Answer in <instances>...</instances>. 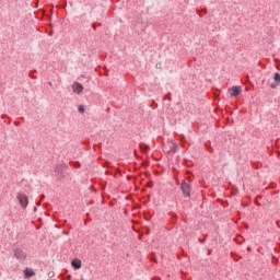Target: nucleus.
Segmentation results:
<instances>
[{"label": "nucleus", "mask_w": 280, "mask_h": 280, "mask_svg": "<svg viewBox=\"0 0 280 280\" xmlns=\"http://www.w3.org/2000/svg\"><path fill=\"white\" fill-rule=\"evenodd\" d=\"M78 110H79V113H84L85 108H84L83 105H80V106L78 107Z\"/></svg>", "instance_id": "obj_9"}, {"label": "nucleus", "mask_w": 280, "mask_h": 280, "mask_svg": "<svg viewBox=\"0 0 280 280\" xmlns=\"http://www.w3.org/2000/svg\"><path fill=\"white\" fill-rule=\"evenodd\" d=\"M48 277H54V272H49V273H48Z\"/></svg>", "instance_id": "obj_10"}, {"label": "nucleus", "mask_w": 280, "mask_h": 280, "mask_svg": "<svg viewBox=\"0 0 280 280\" xmlns=\"http://www.w3.org/2000/svg\"><path fill=\"white\" fill-rule=\"evenodd\" d=\"M71 266L72 268H74L75 270H80V268H82V260L75 258L71 261Z\"/></svg>", "instance_id": "obj_6"}, {"label": "nucleus", "mask_w": 280, "mask_h": 280, "mask_svg": "<svg viewBox=\"0 0 280 280\" xmlns=\"http://www.w3.org/2000/svg\"><path fill=\"white\" fill-rule=\"evenodd\" d=\"M36 275V272H34V270L30 269V268H26L24 270V276L26 279H30V277H34Z\"/></svg>", "instance_id": "obj_8"}, {"label": "nucleus", "mask_w": 280, "mask_h": 280, "mask_svg": "<svg viewBox=\"0 0 280 280\" xmlns=\"http://www.w3.org/2000/svg\"><path fill=\"white\" fill-rule=\"evenodd\" d=\"M273 80H275L276 83L271 84V89H277L280 84V73L279 72L275 73Z\"/></svg>", "instance_id": "obj_7"}, {"label": "nucleus", "mask_w": 280, "mask_h": 280, "mask_svg": "<svg viewBox=\"0 0 280 280\" xmlns=\"http://www.w3.org/2000/svg\"><path fill=\"white\" fill-rule=\"evenodd\" d=\"M72 90H73V93H77L78 95H80V93H82V91H84V86H82L81 83L74 82L72 84Z\"/></svg>", "instance_id": "obj_4"}, {"label": "nucleus", "mask_w": 280, "mask_h": 280, "mask_svg": "<svg viewBox=\"0 0 280 280\" xmlns=\"http://www.w3.org/2000/svg\"><path fill=\"white\" fill-rule=\"evenodd\" d=\"M229 93H230L231 97H237V95H240L242 93V88L241 86H232L229 90Z\"/></svg>", "instance_id": "obj_3"}, {"label": "nucleus", "mask_w": 280, "mask_h": 280, "mask_svg": "<svg viewBox=\"0 0 280 280\" xmlns=\"http://www.w3.org/2000/svg\"><path fill=\"white\" fill-rule=\"evenodd\" d=\"M180 189L186 198L191 196V186L186 182H182Z\"/></svg>", "instance_id": "obj_1"}, {"label": "nucleus", "mask_w": 280, "mask_h": 280, "mask_svg": "<svg viewBox=\"0 0 280 280\" xmlns=\"http://www.w3.org/2000/svg\"><path fill=\"white\" fill-rule=\"evenodd\" d=\"M14 256L16 257V259H25L26 255L25 252H23V249H15L14 250Z\"/></svg>", "instance_id": "obj_5"}, {"label": "nucleus", "mask_w": 280, "mask_h": 280, "mask_svg": "<svg viewBox=\"0 0 280 280\" xmlns=\"http://www.w3.org/2000/svg\"><path fill=\"white\" fill-rule=\"evenodd\" d=\"M16 198H18L21 207H23V209H26L27 205H30V200L27 199V195H25V194H18Z\"/></svg>", "instance_id": "obj_2"}, {"label": "nucleus", "mask_w": 280, "mask_h": 280, "mask_svg": "<svg viewBox=\"0 0 280 280\" xmlns=\"http://www.w3.org/2000/svg\"><path fill=\"white\" fill-rule=\"evenodd\" d=\"M175 150L178 149V144H174Z\"/></svg>", "instance_id": "obj_11"}]
</instances>
